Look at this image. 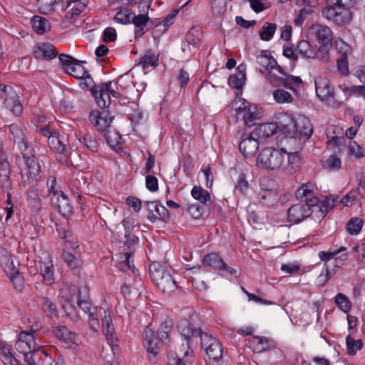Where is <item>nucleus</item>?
<instances>
[{"label":"nucleus","mask_w":365,"mask_h":365,"mask_svg":"<svg viewBox=\"0 0 365 365\" xmlns=\"http://www.w3.org/2000/svg\"><path fill=\"white\" fill-rule=\"evenodd\" d=\"M312 214L315 215L314 207L302 202L292 205L287 211L288 220L294 223L302 221Z\"/></svg>","instance_id":"nucleus-17"},{"label":"nucleus","mask_w":365,"mask_h":365,"mask_svg":"<svg viewBox=\"0 0 365 365\" xmlns=\"http://www.w3.org/2000/svg\"><path fill=\"white\" fill-rule=\"evenodd\" d=\"M76 287H65L61 291V298L63 302V309L73 321L76 322L79 319V316L77 313V307L75 305L76 302V293L79 292Z\"/></svg>","instance_id":"nucleus-12"},{"label":"nucleus","mask_w":365,"mask_h":365,"mask_svg":"<svg viewBox=\"0 0 365 365\" xmlns=\"http://www.w3.org/2000/svg\"><path fill=\"white\" fill-rule=\"evenodd\" d=\"M89 120L98 132L102 133L110 127L113 118L106 111L99 112L94 110L90 113Z\"/></svg>","instance_id":"nucleus-21"},{"label":"nucleus","mask_w":365,"mask_h":365,"mask_svg":"<svg viewBox=\"0 0 365 365\" xmlns=\"http://www.w3.org/2000/svg\"><path fill=\"white\" fill-rule=\"evenodd\" d=\"M257 62L267 73L271 70H276L278 73L285 75L283 68L277 65L276 60L270 56L268 51H262L257 57Z\"/></svg>","instance_id":"nucleus-26"},{"label":"nucleus","mask_w":365,"mask_h":365,"mask_svg":"<svg viewBox=\"0 0 365 365\" xmlns=\"http://www.w3.org/2000/svg\"><path fill=\"white\" fill-rule=\"evenodd\" d=\"M39 268L43 282L46 285H51L54 282L53 265L48 255L45 254L39 261Z\"/></svg>","instance_id":"nucleus-27"},{"label":"nucleus","mask_w":365,"mask_h":365,"mask_svg":"<svg viewBox=\"0 0 365 365\" xmlns=\"http://www.w3.org/2000/svg\"><path fill=\"white\" fill-rule=\"evenodd\" d=\"M76 303L78 307L88 314V324L93 331L99 329V317L102 321V331L106 337L113 354L118 352V339L115 336V329L113 324L110 312L103 307H91V303L86 299H81L78 292L76 293Z\"/></svg>","instance_id":"nucleus-3"},{"label":"nucleus","mask_w":365,"mask_h":365,"mask_svg":"<svg viewBox=\"0 0 365 365\" xmlns=\"http://www.w3.org/2000/svg\"><path fill=\"white\" fill-rule=\"evenodd\" d=\"M148 211V219L154 222L156 220H162L165 221L168 219V214L166 207L157 201H148L145 202Z\"/></svg>","instance_id":"nucleus-22"},{"label":"nucleus","mask_w":365,"mask_h":365,"mask_svg":"<svg viewBox=\"0 0 365 365\" xmlns=\"http://www.w3.org/2000/svg\"><path fill=\"white\" fill-rule=\"evenodd\" d=\"M144 345L149 354L155 356L159 352L158 340L152 329L147 327L143 332Z\"/></svg>","instance_id":"nucleus-30"},{"label":"nucleus","mask_w":365,"mask_h":365,"mask_svg":"<svg viewBox=\"0 0 365 365\" xmlns=\"http://www.w3.org/2000/svg\"><path fill=\"white\" fill-rule=\"evenodd\" d=\"M172 323L170 321H166L161 324L160 329L158 331L159 339L165 343H167L169 334L171 331Z\"/></svg>","instance_id":"nucleus-53"},{"label":"nucleus","mask_w":365,"mask_h":365,"mask_svg":"<svg viewBox=\"0 0 365 365\" xmlns=\"http://www.w3.org/2000/svg\"><path fill=\"white\" fill-rule=\"evenodd\" d=\"M24 355V361L28 365H42L41 356H48L47 354L41 350V346L36 347L35 349L26 351L23 354Z\"/></svg>","instance_id":"nucleus-34"},{"label":"nucleus","mask_w":365,"mask_h":365,"mask_svg":"<svg viewBox=\"0 0 365 365\" xmlns=\"http://www.w3.org/2000/svg\"><path fill=\"white\" fill-rule=\"evenodd\" d=\"M48 143L50 145L51 148L56 149L60 153H63L66 149V147L64 145H61L60 140L54 134L48 135Z\"/></svg>","instance_id":"nucleus-58"},{"label":"nucleus","mask_w":365,"mask_h":365,"mask_svg":"<svg viewBox=\"0 0 365 365\" xmlns=\"http://www.w3.org/2000/svg\"><path fill=\"white\" fill-rule=\"evenodd\" d=\"M150 270L152 277L160 291L167 295H170L175 291L177 285L169 272L160 266L156 267V264H153Z\"/></svg>","instance_id":"nucleus-7"},{"label":"nucleus","mask_w":365,"mask_h":365,"mask_svg":"<svg viewBox=\"0 0 365 365\" xmlns=\"http://www.w3.org/2000/svg\"><path fill=\"white\" fill-rule=\"evenodd\" d=\"M178 329L180 335L185 339V342L182 344V350L184 351L185 356H188L192 354V351L190 348V340L192 338L200 337L205 334L199 329L194 328L193 325L187 320H181L178 325Z\"/></svg>","instance_id":"nucleus-13"},{"label":"nucleus","mask_w":365,"mask_h":365,"mask_svg":"<svg viewBox=\"0 0 365 365\" xmlns=\"http://www.w3.org/2000/svg\"><path fill=\"white\" fill-rule=\"evenodd\" d=\"M276 70H271L267 73V80L274 86H284L290 89L296 95H299L300 91V85L302 83V79L299 77L294 76L292 75L287 76L286 78L279 77L274 73Z\"/></svg>","instance_id":"nucleus-11"},{"label":"nucleus","mask_w":365,"mask_h":365,"mask_svg":"<svg viewBox=\"0 0 365 365\" xmlns=\"http://www.w3.org/2000/svg\"><path fill=\"white\" fill-rule=\"evenodd\" d=\"M297 49L299 53L303 57L307 58H318L324 61H327L329 60V57L327 55V51H325L324 48L319 47L316 49L307 41L303 40L299 41L297 46Z\"/></svg>","instance_id":"nucleus-19"},{"label":"nucleus","mask_w":365,"mask_h":365,"mask_svg":"<svg viewBox=\"0 0 365 365\" xmlns=\"http://www.w3.org/2000/svg\"><path fill=\"white\" fill-rule=\"evenodd\" d=\"M346 344L347 347V353L351 356L355 355L357 351L361 349L363 346L361 340H356L349 335L346 338Z\"/></svg>","instance_id":"nucleus-44"},{"label":"nucleus","mask_w":365,"mask_h":365,"mask_svg":"<svg viewBox=\"0 0 365 365\" xmlns=\"http://www.w3.org/2000/svg\"><path fill=\"white\" fill-rule=\"evenodd\" d=\"M58 0H38L37 6L41 14H48L54 9Z\"/></svg>","instance_id":"nucleus-50"},{"label":"nucleus","mask_w":365,"mask_h":365,"mask_svg":"<svg viewBox=\"0 0 365 365\" xmlns=\"http://www.w3.org/2000/svg\"><path fill=\"white\" fill-rule=\"evenodd\" d=\"M323 166L329 171H338L341 168V160L339 157L331 155L324 161Z\"/></svg>","instance_id":"nucleus-45"},{"label":"nucleus","mask_w":365,"mask_h":365,"mask_svg":"<svg viewBox=\"0 0 365 365\" xmlns=\"http://www.w3.org/2000/svg\"><path fill=\"white\" fill-rule=\"evenodd\" d=\"M335 200L326 197L322 202L317 203V207H314L315 216L317 218H324L328 210L334 206Z\"/></svg>","instance_id":"nucleus-37"},{"label":"nucleus","mask_w":365,"mask_h":365,"mask_svg":"<svg viewBox=\"0 0 365 365\" xmlns=\"http://www.w3.org/2000/svg\"><path fill=\"white\" fill-rule=\"evenodd\" d=\"M59 61L63 69L77 79L85 77L87 71L85 68L75 58L70 56L61 54Z\"/></svg>","instance_id":"nucleus-16"},{"label":"nucleus","mask_w":365,"mask_h":365,"mask_svg":"<svg viewBox=\"0 0 365 365\" xmlns=\"http://www.w3.org/2000/svg\"><path fill=\"white\" fill-rule=\"evenodd\" d=\"M9 130L23 156L24 163L21 165L22 181L25 184H32L38 180L41 172L40 163L35 158L34 148L26 140L21 128L17 124H11Z\"/></svg>","instance_id":"nucleus-2"},{"label":"nucleus","mask_w":365,"mask_h":365,"mask_svg":"<svg viewBox=\"0 0 365 365\" xmlns=\"http://www.w3.org/2000/svg\"><path fill=\"white\" fill-rule=\"evenodd\" d=\"M145 185L150 192H155L158 189V180L156 177L148 175L145 178Z\"/></svg>","instance_id":"nucleus-63"},{"label":"nucleus","mask_w":365,"mask_h":365,"mask_svg":"<svg viewBox=\"0 0 365 365\" xmlns=\"http://www.w3.org/2000/svg\"><path fill=\"white\" fill-rule=\"evenodd\" d=\"M91 93L95 98L97 105L105 108L110 106L111 103L110 96L115 98L120 97V89L117 87L115 90L113 87V82L108 81L91 88Z\"/></svg>","instance_id":"nucleus-9"},{"label":"nucleus","mask_w":365,"mask_h":365,"mask_svg":"<svg viewBox=\"0 0 365 365\" xmlns=\"http://www.w3.org/2000/svg\"><path fill=\"white\" fill-rule=\"evenodd\" d=\"M201 344L205 349L207 365H222V348L216 339L207 334H202Z\"/></svg>","instance_id":"nucleus-8"},{"label":"nucleus","mask_w":365,"mask_h":365,"mask_svg":"<svg viewBox=\"0 0 365 365\" xmlns=\"http://www.w3.org/2000/svg\"><path fill=\"white\" fill-rule=\"evenodd\" d=\"M62 256L66 264L72 269H75L79 266L78 259L71 253L64 252Z\"/></svg>","instance_id":"nucleus-61"},{"label":"nucleus","mask_w":365,"mask_h":365,"mask_svg":"<svg viewBox=\"0 0 365 365\" xmlns=\"http://www.w3.org/2000/svg\"><path fill=\"white\" fill-rule=\"evenodd\" d=\"M272 96L274 100L279 104H290L294 102L293 96L282 88L274 91Z\"/></svg>","instance_id":"nucleus-38"},{"label":"nucleus","mask_w":365,"mask_h":365,"mask_svg":"<svg viewBox=\"0 0 365 365\" xmlns=\"http://www.w3.org/2000/svg\"><path fill=\"white\" fill-rule=\"evenodd\" d=\"M0 357L4 365H19L18 361L11 353V346L0 341Z\"/></svg>","instance_id":"nucleus-35"},{"label":"nucleus","mask_w":365,"mask_h":365,"mask_svg":"<svg viewBox=\"0 0 365 365\" xmlns=\"http://www.w3.org/2000/svg\"><path fill=\"white\" fill-rule=\"evenodd\" d=\"M314 191L315 187L312 183L302 184L296 191V197L302 203L304 202L313 207H317L319 199L317 197Z\"/></svg>","instance_id":"nucleus-18"},{"label":"nucleus","mask_w":365,"mask_h":365,"mask_svg":"<svg viewBox=\"0 0 365 365\" xmlns=\"http://www.w3.org/2000/svg\"><path fill=\"white\" fill-rule=\"evenodd\" d=\"M203 262L205 265L220 272H226L230 275L236 274V270L228 267L223 259L216 253H210L204 257Z\"/></svg>","instance_id":"nucleus-24"},{"label":"nucleus","mask_w":365,"mask_h":365,"mask_svg":"<svg viewBox=\"0 0 365 365\" xmlns=\"http://www.w3.org/2000/svg\"><path fill=\"white\" fill-rule=\"evenodd\" d=\"M348 153L349 155L356 158H361L365 156V150L354 140L349 142Z\"/></svg>","instance_id":"nucleus-48"},{"label":"nucleus","mask_w":365,"mask_h":365,"mask_svg":"<svg viewBox=\"0 0 365 365\" xmlns=\"http://www.w3.org/2000/svg\"><path fill=\"white\" fill-rule=\"evenodd\" d=\"M158 65V57L151 52H148L142 58H140L138 66L143 69L149 67H155Z\"/></svg>","instance_id":"nucleus-43"},{"label":"nucleus","mask_w":365,"mask_h":365,"mask_svg":"<svg viewBox=\"0 0 365 365\" xmlns=\"http://www.w3.org/2000/svg\"><path fill=\"white\" fill-rule=\"evenodd\" d=\"M260 191L258 193L259 200L266 205H272L277 200V191L274 182L269 178L260 180Z\"/></svg>","instance_id":"nucleus-15"},{"label":"nucleus","mask_w":365,"mask_h":365,"mask_svg":"<svg viewBox=\"0 0 365 365\" xmlns=\"http://www.w3.org/2000/svg\"><path fill=\"white\" fill-rule=\"evenodd\" d=\"M250 346L255 352L260 353L269 349L272 344L270 340L264 337L253 336L250 340Z\"/></svg>","instance_id":"nucleus-36"},{"label":"nucleus","mask_w":365,"mask_h":365,"mask_svg":"<svg viewBox=\"0 0 365 365\" xmlns=\"http://www.w3.org/2000/svg\"><path fill=\"white\" fill-rule=\"evenodd\" d=\"M329 6L322 10V16L329 21H334L338 25L349 22L351 19V14L348 6L333 4L331 0H329Z\"/></svg>","instance_id":"nucleus-10"},{"label":"nucleus","mask_w":365,"mask_h":365,"mask_svg":"<svg viewBox=\"0 0 365 365\" xmlns=\"http://www.w3.org/2000/svg\"><path fill=\"white\" fill-rule=\"evenodd\" d=\"M314 83L316 94L321 101L332 108H339L342 105L343 101L336 97L334 88L329 79L319 76L315 78Z\"/></svg>","instance_id":"nucleus-6"},{"label":"nucleus","mask_w":365,"mask_h":365,"mask_svg":"<svg viewBox=\"0 0 365 365\" xmlns=\"http://www.w3.org/2000/svg\"><path fill=\"white\" fill-rule=\"evenodd\" d=\"M55 336L59 339L66 349L76 350L79 346V339L76 334L64 326L56 327L54 329Z\"/></svg>","instance_id":"nucleus-20"},{"label":"nucleus","mask_w":365,"mask_h":365,"mask_svg":"<svg viewBox=\"0 0 365 365\" xmlns=\"http://www.w3.org/2000/svg\"><path fill=\"white\" fill-rule=\"evenodd\" d=\"M132 14L133 13L129 12L128 11H119L115 16V20L116 22L122 24H130Z\"/></svg>","instance_id":"nucleus-54"},{"label":"nucleus","mask_w":365,"mask_h":365,"mask_svg":"<svg viewBox=\"0 0 365 365\" xmlns=\"http://www.w3.org/2000/svg\"><path fill=\"white\" fill-rule=\"evenodd\" d=\"M337 68L342 75L347 76L349 74L348 61L345 55H342L341 58L337 60Z\"/></svg>","instance_id":"nucleus-64"},{"label":"nucleus","mask_w":365,"mask_h":365,"mask_svg":"<svg viewBox=\"0 0 365 365\" xmlns=\"http://www.w3.org/2000/svg\"><path fill=\"white\" fill-rule=\"evenodd\" d=\"M277 31V25L274 23L266 22L259 31V37L262 41H270Z\"/></svg>","instance_id":"nucleus-41"},{"label":"nucleus","mask_w":365,"mask_h":365,"mask_svg":"<svg viewBox=\"0 0 365 365\" xmlns=\"http://www.w3.org/2000/svg\"><path fill=\"white\" fill-rule=\"evenodd\" d=\"M187 41L189 44L195 46L201 38V32L199 29H192L186 35Z\"/></svg>","instance_id":"nucleus-55"},{"label":"nucleus","mask_w":365,"mask_h":365,"mask_svg":"<svg viewBox=\"0 0 365 365\" xmlns=\"http://www.w3.org/2000/svg\"><path fill=\"white\" fill-rule=\"evenodd\" d=\"M43 310L50 316H54L56 314V306L53 303L51 299L47 297L43 298L42 302Z\"/></svg>","instance_id":"nucleus-56"},{"label":"nucleus","mask_w":365,"mask_h":365,"mask_svg":"<svg viewBox=\"0 0 365 365\" xmlns=\"http://www.w3.org/2000/svg\"><path fill=\"white\" fill-rule=\"evenodd\" d=\"M335 303L344 312L347 313L351 309V303L348 297L344 294L339 293L335 297Z\"/></svg>","instance_id":"nucleus-47"},{"label":"nucleus","mask_w":365,"mask_h":365,"mask_svg":"<svg viewBox=\"0 0 365 365\" xmlns=\"http://www.w3.org/2000/svg\"><path fill=\"white\" fill-rule=\"evenodd\" d=\"M131 254L126 253L125 254V260L120 263L119 268L121 270L126 271L127 269L131 270L133 273H135V267L133 264V260H130Z\"/></svg>","instance_id":"nucleus-62"},{"label":"nucleus","mask_w":365,"mask_h":365,"mask_svg":"<svg viewBox=\"0 0 365 365\" xmlns=\"http://www.w3.org/2000/svg\"><path fill=\"white\" fill-rule=\"evenodd\" d=\"M51 205L57 209L59 213L63 216H68L72 213L73 207L63 192H56L51 199Z\"/></svg>","instance_id":"nucleus-25"},{"label":"nucleus","mask_w":365,"mask_h":365,"mask_svg":"<svg viewBox=\"0 0 365 365\" xmlns=\"http://www.w3.org/2000/svg\"><path fill=\"white\" fill-rule=\"evenodd\" d=\"M344 247L333 251H321L318 257L324 262L323 269L317 277V281L319 285H324L336 272V269L341 267L343 262L347 259V254L341 253L345 251Z\"/></svg>","instance_id":"nucleus-5"},{"label":"nucleus","mask_w":365,"mask_h":365,"mask_svg":"<svg viewBox=\"0 0 365 365\" xmlns=\"http://www.w3.org/2000/svg\"><path fill=\"white\" fill-rule=\"evenodd\" d=\"M277 130V125L274 123H262L257 125L251 132L253 136L258 140L259 138H267L275 133Z\"/></svg>","instance_id":"nucleus-31"},{"label":"nucleus","mask_w":365,"mask_h":365,"mask_svg":"<svg viewBox=\"0 0 365 365\" xmlns=\"http://www.w3.org/2000/svg\"><path fill=\"white\" fill-rule=\"evenodd\" d=\"M15 347L21 354L35 349L37 346L34 331L20 332Z\"/></svg>","instance_id":"nucleus-23"},{"label":"nucleus","mask_w":365,"mask_h":365,"mask_svg":"<svg viewBox=\"0 0 365 365\" xmlns=\"http://www.w3.org/2000/svg\"><path fill=\"white\" fill-rule=\"evenodd\" d=\"M309 33L313 36L321 44V48H324L327 55L329 54V49L332 44V32L331 29L322 24H315L309 29Z\"/></svg>","instance_id":"nucleus-14"},{"label":"nucleus","mask_w":365,"mask_h":365,"mask_svg":"<svg viewBox=\"0 0 365 365\" xmlns=\"http://www.w3.org/2000/svg\"><path fill=\"white\" fill-rule=\"evenodd\" d=\"M302 149L298 143L295 149L287 150L268 147L262 149L257 158V164L262 168L290 175L301 167V158L298 150Z\"/></svg>","instance_id":"nucleus-1"},{"label":"nucleus","mask_w":365,"mask_h":365,"mask_svg":"<svg viewBox=\"0 0 365 365\" xmlns=\"http://www.w3.org/2000/svg\"><path fill=\"white\" fill-rule=\"evenodd\" d=\"M363 222L358 217L351 219L346 226L347 231L351 235H357L361 230Z\"/></svg>","instance_id":"nucleus-51"},{"label":"nucleus","mask_w":365,"mask_h":365,"mask_svg":"<svg viewBox=\"0 0 365 365\" xmlns=\"http://www.w3.org/2000/svg\"><path fill=\"white\" fill-rule=\"evenodd\" d=\"M239 148L244 157H252L259 149V140L250 133L247 137L241 140Z\"/></svg>","instance_id":"nucleus-28"},{"label":"nucleus","mask_w":365,"mask_h":365,"mask_svg":"<svg viewBox=\"0 0 365 365\" xmlns=\"http://www.w3.org/2000/svg\"><path fill=\"white\" fill-rule=\"evenodd\" d=\"M83 143L88 149L93 152H97L98 150V142L93 133H86L83 136Z\"/></svg>","instance_id":"nucleus-49"},{"label":"nucleus","mask_w":365,"mask_h":365,"mask_svg":"<svg viewBox=\"0 0 365 365\" xmlns=\"http://www.w3.org/2000/svg\"><path fill=\"white\" fill-rule=\"evenodd\" d=\"M192 197L205 205L210 200V195L209 192L202 187L194 186L191 190Z\"/></svg>","instance_id":"nucleus-40"},{"label":"nucleus","mask_w":365,"mask_h":365,"mask_svg":"<svg viewBox=\"0 0 365 365\" xmlns=\"http://www.w3.org/2000/svg\"><path fill=\"white\" fill-rule=\"evenodd\" d=\"M31 22L34 30L39 34L45 33L50 29V24L45 18L35 16L31 19Z\"/></svg>","instance_id":"nucleus-39"},{"label":"nucleus","mask_w":365,"mask_h":365,"mask_svg":"<svg viewBox=\"0 0 365 365\" xmlns=\"http://www.w3.org/2000/svg\"><path fill=\"white\" fill-rule=\"evenodd\" d=\"M358 193V189L350 191L341 200V203H342L344 206L352 205L356 201Z\"/></svg>","instance_id":"nucleus-60"},{"label":"nucleus","mask_w":365,"mask_h":365,"mask_svg":"<svg viewBox=\"0 0 365 365\" xmlns=\"http://www.w3.org/2000/svg\"><path fill=\"white\" fill-rule=\"evenodd\" d=\"M203 205H190L187 207V211L190 213V215L195 219H199L202 217L204 209H203Z\"/></svg>","instance_id":"nucleus-59"},{"label":"nucleus","mask_w":365,"mask_h":365,"mask_svg":"<svg viewBox=\"0 0 365 365\" xmlns=\"http://www.w3.org/2000/svg\"><path fill=\"white\" fill-rule=\"evenodd\" d=\"M277 129L286 134L290 142H297V138L308 139L312 134V125L309 119L304 115L294 118L288 113H279L276 116Z\"/></svg>","instance_id":"nucleus-4"},{"label":"nucleus","mask_w":365,"mask_h":365,"mask_svg":"<svg viewBox=\"0 0 365 365\" xmlns=\"http://www.w3.org/2000/svg\"><path fill=\"white\" fill-rule=\"evenodd\" d=\"M244 107L237 108L236 110H242L244 112V120L247 125H252L255 120L259 117V112L257 110V107L255 104L250 105L249 103L243 102Z\"/></svg>","instance_id":"nucleus-32"},{"label":"nucleus","mask_w":365,"mask_h":365,"mask_svg":"<svg viewBox=\"0 0 365 365\" xmlns=\"http://www.w3.org/2000/svg\"><path fill=\"white\" fill-rule=\"evenodd\" d=\"M148 21V17L145 14H140L135 16L133 13L132 14L131 23L135 26L136 36H141L143 34V27L146 25Z\"/></svg>","instance_id":"nucleus-42"},{"label":"nucleus","mask_w":365,"mask_h":365,"mask_svg":"<svg viewBox=\"0 0 365 365\" xmlns=\"http://www.w3.org/2000/svg\"><path fill=\"white\" fill-rule=\"evenodd\" d=\"M86 6V2H76L68 8L66 18L72 20L75 16L82 12Z\"/></svg>","instance_id":"nucleus-46"},{"label":"nucleus","mask_w":365,"mask_h":365,"mask_svg":"<svg viewBox=\"0 0 365 365\" xmlns=\"http://www.w3.org/2000/svg\"><path fill=\"white\" fill-rule=\"evenodd\" d=\"M132 81L130 78V76L128 74H124L120 76L117 81L115 82V90H117V87L120 89V96L121 93L124 91L125 89L128 88L130 86Z\"/></svg>","instance_id":"nucleus-52"},{"label":"nucleus","mask_w":365,"mask_h":365,"mask_svg":"<svg viewBox=\"0 0 365 365\" xmlns=\"http://www.w3.org/2000/svg\"><path fill=\"white\" fill-rule=\"evenodd\" d=\"M245 78L236 74L231 75L228 78L229 85L237 90H241L244 85Z\"/></svg>","instance_id":"nucleus-57"},{"label":"nucleus","mask_w":365,"mask_h":365,"mask_svg":"<svg viewBox=\"0 0 365 365\" xmlns=\"http://www.w3.org/2000/svg\"><path fill=\"white\" fill-rule=\"evenodd\" d=\"M34 54L36 58L52 59L56 56V52L53 45L42 43L34 47Z\"/></svg>","instance_id":"nucleus-33"},{"label":"nucleus","mask_w":365,"mask_h":365,"mask_svg":"<svg viewBox=\"0 0 365 365\" xmlns=\"http://www.w3.org/2000/svg\"><path fill=\"white\" fill-rule=\"evenodd\" d=\"M68 186L73 195L77 199H81V194L87 186V179L82 173H78L76 177L71 179Z\"/></svg>","instance_id":"nucleus-29"}]
</instances>
